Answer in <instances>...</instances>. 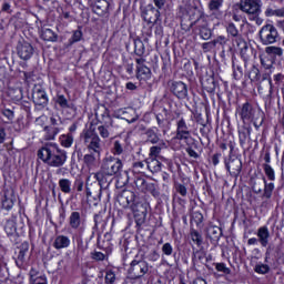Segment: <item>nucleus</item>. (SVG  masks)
I'll list each match as a JSON object with an SVG mask.
<instances>
[{"label": "nucleus", "instance_id": "nucleus-1", "mask_svg": "<svg viewBox=\"0 0 284 284\" xmlns=\"http://www.w3.org/2000/svg\"><path fill=\"white\" fill-rule=\"evenodd\" d=\"M38 159L43 161L49 168H59L57 174L63 172V168L68 161V152L59 148L57 143L45 144L38 151Z\"/></svg>", "mask_w": 284, "mask_h": 284}, {"label": "nucleus", "instance_id": "nucleus-2", "mask_svg": "<svg viewBox=\"0 0 284 284\" xmlns=\"http://www.w3.org/2000/svg\"><path fill=\"white\" fill-rule=\"evenodd\" d=\"M121 172H123V161L121 159L112 155L103 159L101 170L94 174V179L100 185L99 196H101V189L108 183L105 176H119Z\"/></svg>", "mask_w": 284, "mask_h": 284}, {"label": "nucleus", "instance_id": "nucleus-3", "mask_svg": "<svg viewBox=\"0 0 284 284\" xmlns=\"http://www.w3.org/2000/svg\"><path fill=\"white\" fill-rule=\"evenodd\" d=\"M240 115L244 123L245 121H252L256 130H258V128L263 125V121H265V114L263 113V111L255 110L254 106H252V104H250L248 102L242 105Z\"/></svg>", "mask_w": 284, "mask_h": 284}, {"label": "nucleus", "instance_id": "nucleus-4", "mask_svg": "<svg viewBox=\"0 0 284 284\" xmlns=\"http://www.w3.org/2000/svg\"><path fill=\"white\" fill-rule=\"evenodd\" d=\"M186 14L189 17V22L187 19H185V17H183L181 20V28L185 32H190V29L193 26H199V23L202 22L201 20H205V18H203V16L201 14L199 8L193 4H189V7L186 8Z\"/></svg>", "mask_w": 284, "mask_h": 284}, {"label": "nucleus", "instance_id": "nucleus-5", "mask_svg": "<svg viewBox=\"0 0 284 284\" xmlns=\"http://www.w3.org/2000/svg\"><path fill=\"white\" fill-rule=\"evenodd\" d=\"M83 139L87 149L101 156V138H99V134L94 130L89 129L83 132Z\"/></svg>", "mask_w": 284, "mask_h": 284}, {"label": "nucleus", "instance_id": "nucleus-6", "mask_svg": "<svg viewBox=\"0 0 284 284\" xmlns=\"http://www.w3.org/2000/svg\"><path fill=\"white\" fill-rule=\"evenodd\" d=\"M258 37L263 45H272L278 41V29L274 24H265L261 28Z\"/></svg>", "mask_w": 284, "mask_h": 284}, {"label": "nucleus", "instance_id": "nucleus-7", "mask_svg": "<svg viewBox=\"0 0 284 284\" xmlns=\"http://www.w3.org/2000/svg\"><path fill=\"white\" fill-rule=\"evenodd\" d=\"M263 8L262 0H241L240 10L247 14V17H256V14H261Z\"/></svg>", "mask_w": 284, "mask_h": 284}, {"label": "nucleus", "instance_id": "nucleus-8", "mask_svg": "<svg viewBox=\"0 0 284 284\" xmlns=\"http://www.w3.org/2000/svg\"><path fill=\"white\" fill-rule=\"evenodd\" d=\"M141 17L145 23L152 26L161 23V11L153 4H148L141 9Z\"/></svg>", "mask_w": 284, "mask_h": 284}, {"label": "nucleus", "instance_id": "nucleus-9", "mask_svg": "<svg viewBox=\"0 0 284 284\" xmlns=\"http://www.w3.org/2000/svg\"><path fill=\"white\" fill-rule=\"evenodd\" d=\"M158 128L162 131L163 134L170 132L172 122L170 121V110L165 108H160L159 112L155 114Z\"/></svg>", "mask_w": 284, "mask_h": 284}, {"label": "nucleus", "instance_id": "nucleus-10", "mask_svg": "<svg viewBox=\"0 0 284 284\" xmlns=\"http://www.w3.org/2000/svg\"><path fill=\"white\" fill-rule=\"evenodd\" d=\"M148 263L143 260H133L131 262V266L129 268V274L133 276V278H141L142 276H145L149 272Z\"/></svg>", "mask_w": 284, "mask_h": 284}, {"label": "nucleus", "instance_id": "nucleus-11", "mask_svg": "<svg viewBox=\"0 0 284 284\" xmlns=\"http://www.w3.org/2000/svg\"><path fill=\"white\" fill-rule=\"evenodd\" d=\"M135 200H136V194L130 190H123L118 195V203L121 205V207H124V209L131 207V210H133Z\"/></svg>", "mask_w": 284, "mask_h": 284}, {"label": "nucleus", "instance_id": "nucleus-12", "mask_svg": "<svg viewBox=\"0 0 284 284\" xmlns=\"http://www.w3.org/2000/svg\"><path fill=\"white\" fill-rule=\"evenodd\" d=\"M192 136V132L190 131V126H187V122H185V119L181 118L176 122V134L175 139L178 141H187Z\"/></svg>", "mask_w": 284, "mask_h": 284}, {"label": "nucleus", "instance_id": "nucleus-13", "mask_svg": "<svg viewBox=\"0 0 284 284\" xmlns=\"http://www.w3.org/2000/svg\"><path fill=\"white\" fill-rule=\"evenodd\" d=\"M103 124L98 126V132L102 139H110V136L114 134V131L112 130L114 128V121H112L110 115H103Z\"/></svg>", "mask_w": 284, "mask_h": 284}, {"label": "nucleus", "instance_id": "nucleus-14", "mask_svg": "<svg viewBox=\"0 0 284 284\" xmlns=\"http://www.w3.org/2000/svg\"><path fill=\"white\" fill-rule=\"evenodd\" d=\"M134 185L140 192H150L153 196H159V191H156L154 183H148L145 178H135Z\"/></svg>", "mask_w": 284, "mask_h": 284}, {"label": "nucleus", "instance_id": "nucleus-15", "mask_svg": "<svg viewBox=\"0 0 284 284\" xmlns=\"http://www.w3.org/2000/svg\"><path fill=\"white\" fill-rule=\"evenodd\" d=\"M225 166L231 176H239V174H241V170H243V162H241V159L239 158H233L225 161Z\"/></svg>", "mask_w": 284, "mask_h": 284}, {"label": "nucleus", "instance_id": "nucleus-16", "mask_svg": "<svg viewBox=\"0 0 284 284\" xmlns=\"http://www.w3.org/2000/svg\"><path fill=\"white\" fill-rule=\"evenodd\" d=\"M17 50L18 57H20V59L23 61L32 59V54H34V48H32V44L28 42L19 43Z\"/></svg>", "mask_w": 284, "mask_h": 284}, {"label": "nucleus", "instance_id": "nucleus-17", "mask_svg": "<svg viewBox=\"0 0 284 284\" xmlns=\"http://www.w3.org/2000/svg\"><path fill=\"white\" fill-rule=\"evenodd\" d=\"M29 250H30V244H28V242H24L19 246L18 256L16 258V265L20 270L26 268V263H27L26 256L28 255Z\"/></svg>", "mask_w": 284, "mask_h": 284}, {"label": "nucleus", "instance_id": "nucleus-18", "mask_svg": "<svg viewBox=\"0 0 284 284\" xmlns=\"http://www.w3.org/2000/svg\"><path fill=\"white\" fill-rule=\"evenodd\" d=\"M33 103L40 108L48 105V93L41 88H34L32 93Z\"/></svg>", "mask_w": 284, "mask_h": 284}, {"label": "nucleus", "instance_id": "nucleus-19", "mask_svg": "<svg viewBox=\"0 0 284 284\" xmlns=\"http://www.w3.org/2000/svg\"><path fill=\"white\" fill-rule=\"evenodd\" d=\"M171 92L178 97V99H187V84L181 81L172 82Z\"/></svg>", "mask_w": 284, "mask_h": 284}, {"label": "nucleus", "instance_id": "nucleus-20", "mask_svg": "<svg viewBox=\"0 0 284 284\" xmlns=\"http://www.w3.org/2000/svg\"><path fill=\"white\" fill-rule=\"evenodd\" d=\"M92 10L98 17H105L110 12V2L108 0H97L92 6Z\"/></svg>", "mask_w": 284, "mask_h": 284}, {"label": "nucleus", "instance_id": "nucleus-21", "mask_svg": "<svg viewBox=\"0 0 284 284\" xmlns=\"http://www.w3.org/2000/svg\"><path fill=\"white\" fill-rule=\"evenodd\" d=\"M132 210L134 213L135 223L139 227H141V225L145 223V219L148 217V209H145L143 204H140L138 209L133 206Z\"/></svg>", "mask_w": 284, "mask_h": 284}, {"label": "nucleus", "instance_id": "nucleus-22", "mask_svg": "<svg viewBox=\"0 0 284 284\" xmlns=\"http://www.w3.org/2000/svg\"><path fill=\"white\" fill-rule=\"evenodd\" d=\"M206 236L210 239L211 243H219L221 236H223V230L216 225H209Z\"/></svg>", "mask_w": 284, "mask_h": 284}, {"label": "nucleus", "instance_id": "nucleus-23", "mask_svg": "<svg viewBox=\"0 0 284 284\" xmlns=\"http://www.w3.org/2000/svg\"><path fill=\"white\" fill-rule=\"evenodd\" d=\"M118 113L120 114V116H122V119H124V121H128V123H134L139 120L136 111H134L132 108L120 109Z\"/></svg>", "mask_w": 284, "mask_h": 284}, {"label": "nucleus", "instance_id": "nucleus-24", "mask_svg": "<svg viewBox=\"0 0 284 284\" xmlns=\"http://www.w3.org/2000/svg\"><path fill=\"white\" fill-rule=\"evenodd\" d=\"M257 237H258V243H261L262 247H267L270 243V230L267 226H261L257 230Z\"/></svg>", "mask_w": 284, "mask_h": 284}, {"label": "nucleus", "instance_id": "nucleus-25", "mask_svg": "<svg viewBox=\"0 0 284 284\" xmlns=\"http://www.w3.org/2000/svg\"><path fill=\"white\" fill-rule=\"evenodd\" d=\"M201 23L195 24L200 30V37L201 39H204V41H207V39L212 38V30L207 28V21L206 20H200Z\"/></svg>", "mask_w": 284, "mask_h": 284}, {"label": "nucleus", "instance_id": "nucleus-26", "mask_svg": "<svg viewBox=\"0 0 284 284\" xmlns=\"http://www.w3.org/2000/svg\"><path fill=\"white\" fill-rule=\"evenodd\" d=\"M2 207L3 210H12L14 207V192L4 191V196L2 199Z\"/></svg>", "mask_w": 284, "mask_h": 284}, {"label": "nucleus", "instance_id": "nucleus-27", "mask_svg": "<svg viewBox=\"0 0 284 284\" xmlns=\"http://www.w3.org/2000/svg\"><path fill=\"white\" fill-rule=\"evenodd\" d=\"M53 247L55 250H63L65 247H70V237H68L65 235L57 236L53 242Z\"/></svg>", "mask_w": 284, "mask_h": 284}, {"label": "nucleus", "instance_id": "nucleus-28", "mask_svg": "<svg viewBox=\"0 0 284 284\" xmlns=\"http://www.w3.org/2000/svg\"><path fill=\"white\" fill-rule=\"evenodd\" d=\"M69 225L72 230H79L81 227V213L80 212H72L69 216Z\"/></svg>", "mask_w": 284, "mask_h": 284}, {"label": "nucleus", "instance_id": "nucleus-29", "mask_svg": "<svg viewBox=\"0 0 284 284\" xmlns=\"http://www.w3.org/2000/svg\"><path fill=\"white\" fill-rule=\"evenodd\" d=\"M161 162L156 160V158H150L146 160V168L152 172V174H156L158 172H161Z\"/></svg>", "mask_w": 284, "mask_h": 284}, {"label": "nucleus", "instance_id": "nucleus-30", "mask_svg": "<svg viewBox=\"0 0 284 284\" xmlns=\"http://www.w3.org/2000/svg\"><path fill=\"white\" fill-rule=\"evenodd\" d=\"M97 159H99L97 153H88L83 156V163L89 170H92V168H97Z\"/></svg>", "mask_w": 284, "mask_h": 284}, {"label": "nucleus", "instance_id": "nucleus-31", "mask_svg": "<svg viewBox=\"0 0 284 284\" xmlns=\"http://www.w3.org/2000/svg\"><path fill=\"white\" fill-rule=\"evenodd\" d=\"M225 0H209L207 8L212 14H217L223 8Z\"/></svg>", "mask_w": 284, "mask_h": 284}, {"label": "nucleus", "instance_id": "nucleus-32", "mask_svg": "<svg viewBox=\"0 0 284 284\" xmlns=\"http://www.w3.org/2000/svg\"><path fill=\"white\" fill-rule=\"evenodd\" d=\"M59 126H44V139L45 141H54L57 134H59Z\"/></svg>", "mask_w": 284, "mask_h": 284}, {"label": "nucleus", "instance_id": "nucleus-33", "mask_svg": "<svg viewBox=\"0 0 284 284\" xmlns=\"http://www.w3.org/2000/svg\"><path fill=\"white\" fill-rule=\"evenodd\" d=\"M55 103H58L62 110H74V103H70L63 94L57 97Z\"/></svg>", "mask_w": 284, "mask_h": 284}, {"label": "nucleus", "instance_id": "nucleus-34", "mask_svg": "<svg viewBox=\"0 0 284 284\" xmlns=\"http://www.w3.org/2000/svg\"><path fill=\"white\" fill-rule=\"evenodd\" d=\"M158 143H159V145L150 148L151 159H156V156H159V154H161V150H165V148H168V143H165V141H163V140H161Z\"/></svg>", "mask_w": 284, "mask_h": 284}, {"label": "nucleus", "instance_id": "nucleus-35", "mask_svg": "<svg viewBox=\"0 0 284 284\" xmlns=\"http://www.w3.org/2000/svg\"><path fill=\"white\" fill-rule=\"evenodd\" d=\"M146 141L149 143H152L153 145H156V143H161V138H159V133L154 131V129H149L145 131Z\"/></svg>", "mask_w": 284, "mask_h": 284}, {"label": "nucleus", "instance_id": "nucleus-36", "mask_svg": "<svg viewBox=\"0 0 284 284\" xmlns=\"http://www.w3.org/2000/svg\"><path fill=\"white\" fill-rule=\"evenodd\" d=\"M136 77L141 80H148L152 77V71L148 67H136Z\"/></svg>", "mask_w": 284, "mask_h": 284}, {"label": "nucleus", "instance_id": "nucleus-37", "mask_svg": "<svg viewBox=\"0 0 284 284\" xmlns=\"http://www.w3.org/2000/svg\"><path fill=\"white\" fill-rule=\"evenodd\" d=\"M265 181L266 179H256L253 181L252 190L254 194H263V190L265 187Z\"/></svg>", "mask_w": 284, "mask_h": 284}, {"label": "nucleus", "instance_id": "nucleus-38", "mask_svg": "<svg viewBox=\"0 0 284 284\" xmlns=\"http://www.w3.org/2000/svg\"><path fill=\"white\" fill-rule=\"evenodd\" d=\"M59 187L63 194H71L72 193V181L68 179H60L59 180Z\"/></svg>", "mask_w": 284, "mask_h": 284}, {"label": "nucleus", "instance_id": "nucleus-39", "mask_svg": "<svg viewBox=\"0 0 284 284\" xmlns=\"http://www.w3.org/2000/svg\"><path fill=\"white\" fill-rule=\"evenodd\" d=\"M4 232L8 236H17V222L8 220L4 225Z\"/></svg>", "mask_w": 284, "mask_h": 284}, {"label": "nucleus", "instance_id": "nucleus-40", "mask_svg": "<svg viewBox=\"0 0 284 284\" xmlns=\"http://www.w3.org/2000/svg\"><path fill=\"white\" fill-rule=\"evenodd\" d=\"M232 42L234 43V45H236V48H239V50H241V52H243V50H247V42L245 41V39H243V36H241V33L235 38H232Z\"/></svg>", "mask_w": 284, "mask_h": 284}, {"label": "nucleus", "instance_id": "nucleus-41", "mask_svg": "<svg viewBox=\"0 0 284 284\" xmlns=\"http://www.w3.org/2000/svg\"><path fill=\"white\" fill-rule=\"evenodd\" d=\"M190 236L193 243L197 245V247H201V245H203V235H201L199 231L191 229Z\"/></svg>", "mask_w": 284, "mask_h": 284}, {"label": "nucleus", "instance_id": "nucleus-42", "mask_svg": "<svg viewBox=\"0 0 284 284\" xmlns=\"http://www.w3.org/2000/svg\"><path fill=\"white\" fill-rule=\"evenodd\" d=\"M41 39H43V41H57V33H54L52 29H42Z\"/></svg>", "mask_w": 284, "mask_h": 284}, {"label": "nucleus", "instance_id": "nucleus-43", "mask_svg": "<svg viewBox=\"0 0 284 284\" xmlns=\"http://www.w3.org/2000/svg\"><path fill=\"white\" fill-rule=\"evenodd\" d=\"M265 52L268 54V57H283V48L281 47H266Z\"/></svg>", "mask_w": 284, "mask_h": 284}, {"label": "nucleus", "instance_id": "nucleus-44", "mask_svg": "<svg viewBox=\"0 0 284 284\" xmlns=\"http://www.w3.org/2000/svg\"><path fill=\"white\" fill-rule=\"evenodd\" d=\"M274 192V183L270 182L267 183V180L265 181L264 184V190H263V199H272V194Z\"/></svg>", "mask_w": 284, "mask_h": 284}, {"label": "nucleus", "instance_id": "nucleus-45", "mask_svg": "<svg viewBox=\"0 0 284 284\" xmlns=\"http://www.w3.org/2000/svg\"><path fill=\"white\" fill-rule=\"evenodd\" d=\"M60 141L62 148H72V144L74 143V136H72L71 133H68L67 135H62Z\"/></svg>", "mask_w": 284, "mask_h": 284}, {"label": "nucleus", "instance_id": "nucleus-46", "mask_svg": "<svg viewBox=\"0 0 284 284\" xmlns=\"http://www.w3.org/2000/svg\"><path fill=\"white\" fill-rule=\"evenodd\" d=\"M264 174L267 176L268 181H276V173L270 164H263Z\"/></svg>", "mask_w": 284, "mask_h": 284}, {"label": "nucleus", "instance_id": "nucleus-47", "mask_svg": "<svg viewBox=\"0 0 284 284\" xmlns=\"http://www.w3.org/2000/svg\"><path fill=\"white\" fill-rule=\"evenodd\" d=\"M134 52L138 57H143V54H145V44H143V41H134Z\"/></svg>", "mask_w": 284, "mask_h": 284}, {"label": "nucleus", "instance_id": "nucleus-48", "mask_svg": "<svg viewBox=\"0 0 284 284\" xmlns=\"http://www.w3.org/2000/svg\"><path fill=\"white\" fill-rule=\"evenodd\" d=\"M248 79L253 82L261 79V71L258 70V68H256L255 65L251 68V70L248 71Z\"/></svg>", "mask_w": 284, "mask_h": 284}, {"label": "nucleus", "instance_id": "nucleus-49", "mask_svg": "<svg viewBox=\"0 0 284 284\" xmlns=\"http://www.w3.org/2000/svg\"><path fill=\"white\" fill-rule=\"evenodd\" d=\"M254 272H256V274H270V265L258 263L255 265Z\"/></svg>", "mask_w": 284, "mask_h": 284}, {"label": "nucleus", "instance_id": "nucleus-50", "mask_svg": "<svg viewBox=\"0 0 284 284\" xmlns=\"http://www.w3.org/2000/svg\"><path fill=\"white\" fill-rule=\"evenodd\" d=\"M83 39V32L81 30H75L69 40V45H73V43H79Z\"/></svg>", "mask_w": 284, "mask_h": 284}, {"label": "nucleus", "instance_id": "nucleus-51", "mask_svg": "<svg viewBox=\"0 0 284 284\" xmlns=\"http://www.w3.org/2000/svg\"><path fill=\"white\" fill-rule=\"evenodd\" d=\"M226 31L227 34H230L232 37V39H234L235 37H239L241 33H239V29H236V26H234V23H229V26L226 27Z\"/></svg>", "mask_w": 284, "mask_h": 284}, {"label": "nucleus", "instance_id": "nucleus-52", "mask_svg": "<svg viewBox=\"0 0 284 284\" xmlns=\"http://www.w3.org/2000/svg\"><path fill=\"white\" fill-rule=\"evenodd\" d=\"M203 88H205L206 92H214L216 90V83H214L213 78L207 80V83H203Z\"/></svg>", "mask_w": 284, "mask_h": 284}, {"label": "nucleus", "instance_id": "nucleus-53", "mask_svg": "<svg viewBox=\"0 0 284 284\" xmlns=\"http://www.w3.org/2000/svg\"><path fill=\"white\" fill-rule=\"evenodd\" d=\"M114 281H116V274H114L112 270L106 271L105 283L114 284Z\"/></svg>", "mask_w": 284, "mask_h": 284}, {"label": "nucleus", "instance_id": "nucleus-54", "mask_svg": "<svg viewBox=\"0 0 284 284\" xmlns=\"http://www.w3.org/2000/svg\"><path fill=\"white\" fill-rule=\"evenodd\" d=\"M30 284L34 283V281H40V278H43L44 276H39V271L31 268L30 273Z\"/></svg>", "mask_w": 284, "mask_h": 284}, {"label": "nucleus", "instance_id": "nucleus-55", "mask_svg": "<svg viewBox=\"0 0 284 284\" xmlns=\"http://www.w3.org/2000/svg\"><path fill=\"white\" fill-rule=\"evenodd\" d=\"M123 152V144L121 142L115 141L113 143V154L120 156V154Z\"/></svg>", "mask_w": 284, "mask_h": 284}, {"label": "nucleus", "instance_id": "nucleus-56", "mask_svg": "<svg viewBox=\"0 0 284 284\" xmlns=\"http://www.w3.org/2000/svg\"><path fill=\"white\" fill-rule=\"evenodd\" d=\"M162 252L165 254V256H172V252H174V248L172 247V244L165 243L162 246Z\"/></svg>", "mask_w": 284, "mask_h": 284}, {"label": "nucleus", "instance_id": "nucleus-57", "mask_svg": "<svg viewBox=\"0 0 284 284\" xmlns=\"http://www.w3.org/2000/svg\"><path fill=\"white\" fill-rule=\"evenodd\" d=\"M145 165H148L146 162L145 163L144 162H135L133 164V170H134V172L142 173L145 170Z\"/></svg>", "mask_w": 284, "mask_h": 284}, {"label": "nucleus", "instance_id": "nucleus-58", "mask_svg": "<svg viewBox=\"0 0 284 284\" xmlns=\"http://www.w3.org/2000/svg\"><path fill=\"white\" fill-rule=\"evenodd\" d=\"M175 190L181 196H187V187L183 184H175Z\"/></svg>", "mask_w": 284, "mask_h": 284}, {"label": "nucleus", "instance_id": "nucleus-59", "mask_svg": "<svg viewBox=\"0 0 284 284\" xmlns=\"http://www.w3.org/2000/svg\"><path fill=\"white\" fill-rule=\"evenodd\" d=\"M215 270L217 272H223V274H230L232 272L224 263H217Z\"/></svg>", "mask_w": 284, "mask_h": 284}, {"label": "nucleus", "instance_id": "nucleus-60", "mask_svg": "<svg viewBox=\"0 0 284 284\" xmlns=\"http://www.w3.org/2000/svg\"><path fill=\"white\" fill-rule=\"evenodd\" d=\"M1 278H8V266L3 263H0V281Z\"/></svg>", "mask_w": 284, "mask_h": 284}, {"label": "nucleus", "instance_id": "nucleus-61", "mask_svg": "<svg viewBox=\"0 0 284 284\" xmlns=\"http://www.w3.org/2000/svg\"><path fill=\"white\" fill-rule=\"evenodd\" d=\"M192 219L196 223V225L203 223V214L201 212H194Z\"/></svg>", "mask_w": 284, "mask_h": 284}, {"label": "nucleus", "instance_id": "nucleus-62", "mask_svg": "<svg viewBox=\"0 0 284 284\" xmlns=\"http://www.w3.org/2000/svg\"><path fill=\"white\" fill-rule=\"evenodd\" d=\"M50 123H51V126L50 128H58V125H61L63 123V121H61V118H54V116H51L50 118Z\"/></svg>", "mask_w": 284, "mask_h": 284}, {"label": "nucleus", "instance_id": "nucleus-63", "mask_svg": "<svg viewBox=\"0 0 284 284\" xmlns=\"http://www.w3.org/2000/svg\"><path fill=\"white\" fill-rule=\"evenodd\" d=\"M93 261H105V254L102 252H94L92 253Z\"/></svg>", "mask_w": 284, "mask_h": 284}, {"label": "nucleus", "instance_id": "nucleus-64", "mask_svg": "<svg viewBox=\"0 0 284 284\" xmlns=\"http://www.w3.org/2000/svg\"><path fill=\"white\" fill-rule=\"evenodd\" d=\"M74 187L77 189V192H83V181L81 179H75Z\"/></svg>", "mask_w": 284, "mask_h": 284}]
</instances>
